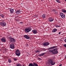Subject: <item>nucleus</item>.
I'll list each match as a JSON object with an SVG mask.
<instances>
[{"instance_id":"nucleus-1","label":"nucleus","mask_w":66,"mask_h":66,"mask_svg":"<svg viewBox=\"0 0 66 66\" xmlns=\"http://www.w3.org/2000/svg\"><path fill=\"white\" fill-rule=\"evenodd\" d=\"M2 21L0 22V25L2 27H5L6 24V23L5 22V21L4 20H0V21Z\"/></svg>"},{"instance_id":"nucleus-2","label":"nucleus","mask_w":66,"mask_h":66,"mask_svg":"<svg viewBox=\"0 0 66 66\" xmlns=\"http://www.w3.org/2000/svg\"><path fill=\"white\" fill-rule=\"evenodd\" d=\"M15 54L16 56H19L20 55V54H21V53L19 51V50L17 49L15 51Z\"/></svg>"},{"instance_id":"nucleus-3","label":"nucleus","mask_w":66,"mask_h":66,"mask_svg":"<svg viewBox=\"0 0 66 66\" xmlns=\"http://www.w3.org/2000/svg\"><path fill=\"white\" fill-rule=\"evenodd\" d=\"M32 29H31V28L30 27H28V28H26L24 30V31L25 33H29V32L31 31Z\"/></svg>"},{"instance_id":"nucleus-4","label":"nucleus","mask_w":66,"mask_h":66,"mask_svg":"<svg viewBox=\"0 0 66 66\" xmlns=\"http://www.w3.org/2000/svg\"><path fill=\"white\" fill-rule=\"evenodd\" d=\"M49 63L51 64L52 65H55V62L53 61V59H49Z\"/></svg>"},{"instance_id":"nucleus-5","label":"nucleus","mask_w":66,"mask_h":66,"mask_svg":"<svg viewBox=\"0 0 66 66\" xmlns=\"http://www.w3.org/2000/svg\"><path fill=\"white\" fill-rule=\"evenodd\" d=\"M58 53V51L57 50V48H56L53 49V54H56Z\"/></svg>"},{"instance_id":"nucleus-6","label":"nucleus","mask_w":66,"mask_h":66,"mask_svg":"<svg viewBox=\"0 0 66 66\" xmlns=\"http://www.w3.org/2000/svg\"><path fill=\"white\" fill-rule=\"evenodd\" d=\"M9 38L10 39V41L11 43H15L16 41V40H15V39L12 37H9Z\"/></svg>"},{"instance_id":"nucleus-7","label":"nucleus","mask_w":66,"mask_h":66,"mask_svg":"<svg viewBox=\"0 0 66 66\" xmlns=\"http://www.w3.org/2000/svg\"><path fill=\"white\" fill-rule=\"evenodd\" d=\"M49 45H50V43L48 42H45L42 44V45L44 47L48 46Z\"/></svg>"},{"instance_id":"nucleus-8","label":"nucleus","mask_w":66,"mask_h":66,"mask_svg":"<svg viewBox=\"0 0 66 66\" xmlns=\"http://www.w3.org/2000/svg\"><path fill=\"white\" fill-rule=\"evenodd\" d=\"M60 16L62 18L64 19L65 18V15L62 12H61L60 13Z\"/></svg>"},{"instance_id":"nucleus-9","label":"nucleus","mask_w":66,"mask_h":66,"mask_svg":"<svg viewBox=\"0 0 66 66\" xmlns=\"http://www.w3.org/2000/svg\"><path fill=\"white\" fill-rule=\"evenodd\" d=\"M0 40L2 43H6V39L4 37H3Z\"/></svg>"},{"instance_id":"nucleus-10","label":"nucleus","mask_w":66,"mask_h":66,"mask_svg":"<svg viewBox=\"0 0 66 66\" xmlns=\"http://www.w3.org/2000/svg\"><path fill=\"white\" fill-rule=\"evenodd\" d=\"M10 48L12 49H14L15 48V46H14V44H11L10 45Z\"/></svg>"},{"instance_id":"nucleus-11","label":"nucleus","mask_w":66,"mask_h":66,"mask_svg":"<svg viewBox=\"0 0 66 66\" xmlns=\"http://www.w3.org/2000/svg\"><path fill=\"white\" fill-rule=\"evenodd\" d=\"M21 11L17 10L16 12V14L17 15H20V14H21Z\"/></svg>"},{"instance_id":"nucleus-12","label":"nucleus","mask_w":66,"mask_h":66,"mask_svg":"<svg viewBox=\"0 0 66 66\" xmlns=\"http://www.w3.org/2000/svg\"><path fill=\"white\" fill-rule=\"evenodd\" d=\"M48 19L50 22H52V21H53L54 20V19L52 17L49 18Z\"/></svg>"},{"instance_id":"nucleus-13","label":"nucleus","mask_w":66,"mask_h":66,"mask_svg":"<svg viewBox=\"0 0 66 66\" xmlns=\"http://www.w3.org/2000/svg\"><path fill=\"white\" fill-rule=\"evenodd\" d=\"M56 47H57V46H54L53 47H50L48 48V50H50V49H54V48H56Z\"/></svg>"},{"instance_id":"nucleus-14","label":"nucleus","mask_w":66,"mask_h":66,"mask_svg":"<svg viewBox=\"0 0 66 66\" xmlns=\"http://www.w3.org/2000/svg\"><path fill=\"white\" fill-rule=\"evenodd\" d=\"M24 37L25 38H26V39H29L30 38V37L28 35H24Z\"/></svg>"},{"instance_id":"nucleus-15","label":"nucleus","mask_w":66,"mask_h":66,"mask_svg":"<svg viewBox=\"0 0 66 66\" xmlns=\"http://www.w3.org/2000/svg\"><path fill=\"white\" fill-rule=\"evenodd\" d=\"M32 32L34 34H36L37 33V30L36 29H34L32 30Z\"/></svg>"},{"instance_id":"nucleus-16","label":"nucleus","mask_w":66,"mask_h":66,"mask_svg":"<svg viewBox=\"0 0 66 66\" xmlns=\"http://www.w3.org/2000/svg\"><path fill=\"white\" fill-rule=\"evenodd\" d=\"M10 11L11 13L14 14V9L11 8L10 9Z\"/></svg>"},{"instance_id":"nucleus-17","label":"nucleus","mask_w":66,"mask_h":66,"mask_svg":"<svg viewBox=\"0 0 66 66\" xmlns=\"http://www.w3.org/2000/svg\"><path fill=\"white\" fill-rule=\"evenodd\" d=\"M57 31V29L56 28H54L52 30V32H53V33H55V32H56Z\"/></svg>"},{"instance_id":"nucleus-18","label":"nucleus","mask_w":66,"mask_h":66,"mask_svg":"<svg viewBox=\"0 0 66 66\" xmlns=\"http://www.w3.org/2000/svg\"><path fill=\"white\" fill-rule=\"evenodd\" d=\"M53 10L54 11V12L56 15L58 14V12L56 11V10L53 9Z\"/></svg>"},{"instance_id":"nucleus-19","label":"nucleus","mask_w":66,"mask_h":66,"mask_svg":"<svg viewBox=\"0 0 66 66\" xmlns=\"http://www.w3.org/2000/svg\"><path fill=\"white\" fill-rule=\"evenodd\" d=\"M46 53H41L40 54H39L38 55L39 56H44L45 54Z\"/></svg>"},{"instance_id":"nucleus-20","label":"nucleus","mask_w":66,"mask_h":66,"mask_svg":"<svg viewBox=\"0 0 66 66\" xmlns=\"http://www.w3.org/2000/svg\"><path fill=\"white\" fill-rule=\"evenodd\" d=\"M42 17H43L44 19H45V17H46V14H43L42 15Z\"/></svg>"},{"instance_id":"nucleus-21","label":"nucleus","mask_w":66,"mask_h":66,"mask_svg":"<svg viewBox=\"0 0 66 66\" xmlns=\"http://www.w3.org/2000/svg\"><path fill=\"white\" fill-rule=\"evenodd\" d=\"M61 12H63V13H66V10L63 9L61 10Z\"/></svg>"},{"instance_id":"nucleus-22","label":"nucleus","mask_w":66,"mask_h":66,"mask_svg":"<svg viewBox=\"0 0 66 66\" xmlns=\"http://www.w3.org/2000/svg\"><path fill=\"white\" fill-rule=\"evenodd\" d=\"M0 16L2 18H4V16H5V15H4V14H1L0 15Z\"/></svg>"},{"instance_id":"nucleus-23","label":"nucleus","mask_w":66,"mask_h":66,"mask_svg":"<svg viewBox=\"0 0 66 66\" xmlns=\"http://www.w3.org/2000/svg\"><path fill=\"white\" fill-rule=\"evenodd\" d=\"M8 61L9 62V63H11L12 61V60L11 59H9L8 60Z\"/></svg>"},{"instance_id":"nucleus-24","label":"nucleus","mask_w":66,"mask_h":66,"mask_svg":"<svg viewBox=\"0 0 66 66\" xmlns=\"http://www.w3.org/2000/svg\"><path fill=\"white\" fill-rule=\"evenodd\" d=\"M49 51V52H52V53H53V50H50Z\"/></svg>"},{"instance_id":"nucleus-25","label":"nucleus","mask_w":66,"mask_h":66,"mask_svg":"<svg viewBox=\"0 0 66 66\" xmlns=\"http://www.w3.org/2000/svg\"><path fill=\"white\" fill-rule=\"evenodd\" d=\"M16 66H21V64L20 63H18L16 64Z\"/></svg>"},{"instance_id":"nucleus-26","label":"nucleus","mask_w":66,"mask_h":66,"mask_svg":"<svg viewBox=\"0 0 66 66\" xmlns=\"http://www.w3.org/2000/svg\"><path fill=\"white\" fill-rule=\"evenodd\" d=\"M55 27L57 28V27H60V25L59 26L58 25H56L55 26Z\"/></svg>"},{"instance_id":"nucleus-27","label":"nucleus","mask_w":66,"mask_h":66,"mask_svg":"<svg viewBox=\"0 0 66 66\" xmlns=\"http://www.w3.org/2000/svg\"><path fill=\"white\" fill-rule=\"evenodd\" d=\"M56 1L58 2V3H61V2L59 0H56Z\"/></svg>"},{"instance_id":"nucleus-28","label":"nucleus","mask_w":66,"mask_h":66,"mask_svg":"<svg viewBox=\"0 0 66 66\" xmlns=\"http://www.w3.org/2000/svg\"><path fill=\"white\" fill-rule=\"evenodd\" d=\"M35 52H36V53H38V52H40V51L38 50H36V51Z\"/></svg>"},{"instance_id":"nucleus-29","label":"nucleus","mask_w":66,"mask_h":66,"mask_svg":"<svg viewBox=\"0 0 66 66\" xmlns=\"http://www.w3.org/2000/svg\"><path fill=\"white\" fill-rule=\"evenodd\" d=\"M46 50V49L44 48H42V51H45Z\"/></svg>"},{"instance_id":"nucleus-30","label":"nucleus","mask_w":66,"mask_h":66,"mask_svg":"<svg viewBox=\"0 0 66 66\" xmlns=\"http://www.w3.org/2000/svg\"><path fill=\"white\" fill-rule=\"evenodd\" d=\"M43 51L42 48H41L40 49V51H40V52H41V51Z\"/></svg>"},{"instance_id":"nucleus-31","label":"nucleus","mask_w":66,"mask_h":66,"mask_svg":"<svg viewBox=\"0 0 66 66\" xmlns=\"http://www.w3.org/2000/svg\"><path fill=\"white\" fill-rule=\"evenodd\" d=\"M63 46L65 48H66V44L63 45Z\"/></svg>"},{"instance_id":"nucleus-32","label":"nucleus","mask_w":66,"mask_h":66,"mask_svg":"<svg viewBox=\"0 0 66 66\" xmlns=\"http://www.w3.org/2000/svg\"><path fill=\"white\" fill-rule=\"evenodd\" d=\"M13 59L14 60V61H17V59H16L15 58H14Z\"/></svg>"},{"instance_id":"nucleus-33","label":"nucleus","mask_w":66,"mask_h":66,"mask_svg":"<svg viewBox=\"0 0 66 66\" xmlns=\"http://www.w3.org/2000/svg\"><path fill=\"white\" fill-rule=\"evenodd\" d=\"M20 23H21V24H23V22H20Z\"/></svg>"},{"instance_id":"nucleus-34","label":"nucleus","mask_w":66,"mask_h":66,"mask_svg":"<svg viewBox=\"0 0 66 66\" xmlns=\"http://www.w3.org/2000/svg\"><path fill=\"white\" fill-rule=\"evenodd\" d=\"M38 60H42V59H41L39 57H38Z\"/></svg>"},{"instance_id":"nucleus-35","label":"nucleus","mask_w":66,"mask_h":66,"mask_svg":"<svg viewBox=\"0 0 66 66\" xmlns=\"http://www.w3.org/2000/svg\"><path fill=\"white\" fill-rule=\"evenodd\" d=\"M61 33V32H59V34H60Z\"/></svg>"},{"instance_id":"nucleus-36","label":"nucleus","mask_w":66,"mask_h":66,"mask_svg":"<svg viewBox=\"0 0 66 66\" xmlns=\"http://www.w3.org/2000/svg\"><path fill=\"white\" fill-rule=\"evenodd\" d=\"M62 66V64H60L59 65V66Z\"/></svg>"},{"instance_id":"nucleus-37","label":"nucleus","mask_w":66,"mask_h":66,"mask_svg":"<svg viewBox=\"0 0 66 66\" xmlns=\"http://www.w3.org/2000/svg\"><path fill=\"white\" fill-rule=\"evenodd\" d=\"M64 41L65 42H66V39L64 40Z\"/></svg>"},{"instance_id":"nucleus-38","label":"nucleus","mask_w":66,"mask_h":66,"mask_svg":"<svg viewBox=\"0 0 66 66\" xmlns=\"http://www.w3.org/2000/svg\"><path fill=\"white\" fill-rule=\"evenodd\" d=\"M41 1H44V0H41Z\"/></svg>"},{"instance_id":"nucleus-39","label":"nucleus","mask_w":66,"mask_h":66,"mask_svg":"<svg viewBox=\"0 0 66 66\" xmlns=\"http://www.w3.org/2000/svg\"><path fill=\"white\" fill-rule=\"evenodd\" d=\"M26 45L27 46H28V44H27V45Z\"/></svg>"},{"instance_id":"nucleus-40","label":"nucleus","mask_w":66,"mask_h":66,"mask_svg":"<svg viewBox=\"0 0 66 66\" xmlns=\"http://www.w3.org/2000/svg\"><path fill=\"white\" fill-rule=\"evenodd\" d=\"M65 2H66V0H65Z\"/></svg>"}]
</instances>
